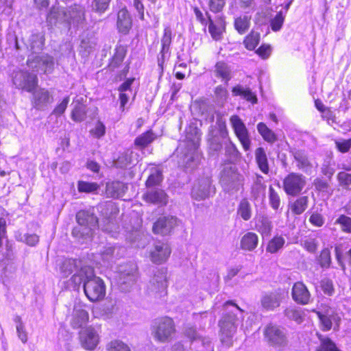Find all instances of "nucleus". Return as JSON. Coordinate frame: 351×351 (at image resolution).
<instances>
[{
	"label": "nucleus",
	"mask_w": 351,
	"mask_h": 351,
	"mask_svg": "<svg viewBox=\"0 0 351 351\" xmlns=\"http://www.w3.org/2000/svg\"><path fill=\"white\" fill-rule=\"evenodd\" d=\"M84 21V8L79 5L71 6L66 12L64 10L53 8L47 16V21L56 25L58 23L66 22L77 26Z\"/></svg>",
	"instance_id": "1"
},
{
	"label": "nucleus",
	"mask_w": 351,
	"mask_h": 351,
	"mask_svg": "<svg viewBox=\"0 0 351 351\" xmlns=\"http://www.w3.org/2000/svg\"><path fill=\"white\" fill-rule=\"evenodd\" d=\"M200 136V132L197 127L191 125L186 129L188 145L187 150L184 153L183 162L186 168H194L199 161L200 154L197 149Z\"/></svg>",
	"instance_id": "2"
},
{
	"label": "nucleus",
	"mask_w": 351,
	"mask_h": 351,
	"mask_svg": "<svg viewBox=\"0 0 351 351\" xmlns=\"http://www.w3.org/2000/svg\"><path fill=\"white\" fill-rule=\"evenodd\" d=\"M231 308V313L227 317H224L223 319L219 322V326L221 328V341L226 346H230L232 343V337L236 331L237 323L235 320L234 311L242 313V310L235 304L230 301H227L223 304L225 311H228Z\"/></svg>",
	"instance_id": "3"
},
{
	"label": "nucleus",
	"mask_w": 351,
	"mask_h": 351,
	"mask_svg": "<svg viewBox=\"0 0 351 351\" xmlns=\"http://www.w3.org/2000/svg\"><path fill=\"white\" fill-rule=\"evenodd\" d=\"M244 176L234 165H227L221 172L220 183L223 190L229 193L238 192L244 184Z\"/></svg>",
	"instance_id": "4"
},
{
	"label": "nucleus",
	"mask_w": 351,
	"mask_h": 351,
	"mask_svg": "<svg viewBox=\"0 0 351 351\" xmlns=\"http://www.w3.org/2000/svg\"><path fill=\"white\" fill-rule=\"evenodd\" d=\"M85 274L84 291L86 297L92 302L102 300L106 295V285L103 280L95 276L92 269H88V273Z\"/></svg>",
	"instance_id": "5"
},
{
	"label": "nucleus",
	"mask_w": 351,
	"mask_h": 351,
	"mask_svg": "<svg viewBox=\"0 0 351 351\" xmlns=\"http://www.w3.org/2000/svg\"><path fill=\"white\" fill-rule=\"evenodd\" d=\"M76 219L80 226L73 230L72 234L77 238H89L92 234L91 231L98 224L97 217L86 211L81 210L77 213Z\"/></svg>",
	"instance_id": "6"
},
{
	"label": "nucleus",
	"mask_w": 351,
	"mask_h": 351,
	"mask_svg": "<svg viewBox=\"0 0 351 351\" xmlns=\"http://www.w3.org/2000/svg\"><path fill=\"white\" fill-rule=\"evenodd\" d=\"M175 332V326L172 319L165 317L156 319L152 326V334L158 341H168Z\"/></svg>",
	"instance_id": "7"
},
{
	"label": "nucleus",
	"mask_w": 351,
	"mask_h": 351,
	"mask_svg": "<svg viewBox=\"0 0 351 351\" xmlns=\"http://www.w3.org/2000/svg\"><path fill=\"white\" fill-rule=\"evenodd\" d=\"M306 184L305 176L299 173L291 172L287 174L283 181V189L288 195H299Z\"/></svg>",
	"instance_id": "8"
},
{
	"label": "nucleus",
	"mask_w": 351,
	"mask_h": 351,
	"mask_svg": "<svg viewBox=\"0 0 351 351\" xmlns=\"http://www.w3.org/2000/svg\"><path fill=\"white\" fill-rule=\"evenodd\" d=\"M12 82L18 89L32 93L38 84V78L35 74L19 71L14 73Z\"/></svg>",
	"instance_id": "9"
},
{
	"label": "nucleus",
	"mask_w": 351,
	"mask_h": 351,
	"mask_svg": "<svg viewBox=\"0 0 351 351\" xmlns=\"http://www.w3.org/2000/svg\"><path fill=\"white\" fill-rule=\"evenodd\" d=\"M230 123L244 150L248 151L250 148L251 140L248 130L242 119L234 114L230 117Z\"/></svg>",
	"instance_id": "10"
},
{
	"label": "nucleus",
	"mask_w": 351,
	"mask_h": 351,
	"mask_svg": "<svg viewBox=\"0 0 351 351\" xmlns=\"http://www.w3.org/2000/svg\"><path fill=\"white\" fill-rule=\"evenodd\" d=\"M266 341L272 346L283 348L287 344V339L282 329L274 325L267 326L264 330Z\"/></svg>",
	"instance_id": "11"
},
{
	"label": "nucleus",
	"mask_w": 351,
	"mask_h": 351,
	"mask_svg": "<svg viewBox=\"0 0 351 351\" xmlns=\"http://www.w3.org/2000/svg\"><path fill=\"white\" fill-rule=\"evenodd\" d=\"M79 339L83 348L93 350L99 343V331L93 326L85 328L80 332Z\"/></svg>",
	"instance_id": "12"
},
{
	"label": "nucleus",
	"mask_w": 351,
	"mask_h": 351,
	"mask_svg": "<svg viewBox=\"0 0 351 351\" xmlns=\"http://www.w3.org/2000/svg\"><path fill=\"white\" fill-rule=\"evenodd\" d=\"M136 266L132 263L119 267L118 271V280L122 291H128L129 287L134 283L136 279Z\"/></svg>",
	"instance_id": "13"
},
{
	"label": "nucleus",
	"mask_w": 351,
	"mask_h": 351,
	"mask_svg": "<svg viewBox=\"0 0 351 351\" xmlns=\"http://www.w3.org/2000/svg\"><path fill=\"white\" fill-rule=\"evenodd\" d=\"M167 271L161 269L155 274L149 282V291L156 297L161 298L167 294Z\"/></svg>",
	"instance_id": "14"
},
{
	"label": "nucleus",
	"mask_w": 351,
	"mask_h": 351,
	"mask_svg": "<svg viewBox=\"0 0 351 351\" xmlns=\"http://www.w3.org/2000/svg\"><path fill=\"white\" fill-rule=\"evenodd\" d=\"M215 193V188L212 185V181L210 178L200 180L198 183L195 184L192 189V198L197 201H201L208 198Z\"/></svg>",
	"instance_id": "15"
},
{
	"label": "nucleus",
	"mask_w": 351,
	"mask_h": 351,
	"mask_svg": "<svg viewBox=\"0 0 351 351\" xmlns=\"http://www.w3.org/2000/svg\"><path fill=\"white\" fill-rule=\"evenodd\" d=\"M27 65L36 72L51 73L53 70L54 62L52 57L48 55H42L36 57H29Z\"/></svg>",
	"instance_id": "16"
},
{
	"label": "nucleus",
	"mask_w": 351,
	"mask_h": 351,
	"mask_svg": "<svg viewBox=\"0 0 351 351\" xmlns=\"http://www.w3.org/2000/svg\"><path fill=\"white\" fill-rule=\"evenodd\" d=\"M317 314L324 330L328 331L331 328H333L335 330L339 329L341 319V313L332 308H329L324 314L320 312H317Z\"/></svg>",
	"instance_id": "17"
},
{
	"label": "nucleus",
	"mask_w": 351,
	"mask_h": 351,
	"mask_svg": "<svg viewBox=\"0 0 351 351\" xmlns=\"http://www.w3.org/2000/svg\"><path fill=\"white\" fill-rule=\"evenodd\" d=\"M171 252V248L167 243L157 241L150 250L149 258L152 263L160 265L167 261Z\"/></svg>",
	"instance_id": "18"
},
{
	"label": "nucleus",
	"mask_w": 351,
	"mask_h": 351,
	"mask_svg": "<svg viewBox=\"0 0 351 351\" xmlns=\"http://www.w3.org/2000/svg\"><path fill=\"white\" fill-rule=\"evenodd\" d=\"M293 157L298 169L306 174H311L317 166V163L310 158L304 151L294 152Z\"/></svg>",
	"instance_id": "19"
},
{
	"label": "nucleus",
	"mask_w": 351,
	"mask_h": 351,
	"mask_svg": "<svg viewBox=\"0 0 351 351\" xmlns=\"http://www.w3.org/2000/svg\"><path fill=\"white\" fill-rule=\"evenodd\" d=\"M178 225L176 217L173 216L162 217L159 218L153 226V231L155 234L166 235Z\"/></svg>",
	"instance_id": "20"
},
{
	"label": "nucleus",
	"mask_w": 351,
	"mask_h": 351,
	"mask_svg": "<svg viewBox=\"0 0 351 351\" xmlns=\"http://www.w3.org/2000/svg\"><path fill=\"white\" fill-rule=\"evenodd\" d=\"M284 294L280 291L268 292L263 294L261 299L262 307L267 311H274L280 306Z\"/></svg>",
	"instance_id": "21"
},
{
	"label": "nucleus",
	"mask_w": 351,
	"mask_h": 351,
	"mask_svg": "<svg viewBox=\"0 0 351 351\" xmlns=\"http://www.w3.org/2000/svg\"><path fill=\"white\" fill-rule=\"evenodd\" d=\"M226 29V22L222 16H217L212 19L208 16V32L215 40H219L222 38Z\"/></svg>",
	"instance_id": "22"
},
{
	"label": "nucleus",
	"mask_w": 351,
	"mask_h": 351,
	"mask_svg": "<svg viewBox=\"0 0 351 351\" xmlns=\"http://www.w3.org/2000/svg\"><path fill=\"white\" fill-rule=\"evenodd\" d=\"M291 294L293 300L300 304H308L311 298L307 287L301 282H297L293 285Z\"/></svg>",
	"instance_id": "23"
},
{
	"label": "nucleus",
	"mask_w": 351,
	"mask_h": 351,
	"mask_svg": "<svg viewBox=\"0 0 351 351\" xmlns=\"http://www.w3.org/2000/svg\"><path fill=\"white\" fill-rule=\"evenodd\" d=\"M132 25L131 16L125 7L120 9L117 13V27L119 32L127 34Z\"/></svg>",
	"instance_id": "24"
},
{
	"label": "nucleus",
	"mask_w": 351,
	"mask_h": 351,
	"mask_svg": "<svg viewBox=\"0 0 351 351\" xmlns=\"http://www.w3.org/2000/svg\"><path fill=\"white\" fill-rule=\"evenodd\" d=\"M172 40V31L170 27H166L164 29V34L161 40L162 49L160 52V57L158 59V66L162 70L165 62V56L169 53V47Z\"/></svg>",
	"instance_id": "25"
},
{
	"label": "nucleus",
	"mask_w": 351,
	"mask_h": 351,
	"mask_svg": "<svg viewBox=\"0 0 351 351\" xmlns=\"http://www.w3.org/2000/svg\"><path fill=\"white\" fill-rule=\"evenodd\" d=\"M33 93L32 104L34 108L42 109L53 100L49 92L45 88H40Z\"/></svg>",
	"instance_id": "26"
},
{
	"label": "nucleus",
	"mask_w": 351,
	"mask_h": 351,
	"mask_svg": "<svg viewBox=\"0 0 351 351\" xmlns=\"http://www.w3.org/2000/svg\"><path fill=\"white\" fill-rule=\"evenodd\" d=\"M143 199L148 203L165 205L167 202V195L163 190L158 189H149L144 195Z\"/></svg>",
	"instance_id": "27"
},
{
	"label": "nucleus",
	"mask_w": 351,
	"mask_h": 351,
	"mask_svg": "<svg viewBox=\"0 0 351 351\" xmlns=\"http://www.w3.org/2000/svg\"><path fill=\"white\" fill-rule=\"evenodd\" d=\"M255 229L263 238L268 237L273 230L272 221L267 216H259L255 221Z\"/></svg>",
	"instance_id": "28"
},
{
	"label": "nucleus",
	"mask_w": 351,
	"mask_h": 351,
	"mask_svg": "<svg viewBox=\"0 0 351 351\" xmlns=\"http://www.w3.org/2000/svg\"><path fill=\"white\" fill-rule=\"evenodd\" d=\"M139 154L136 151H130L119 157L116 165L120 168H128L138 162Z\"/></svg>",
	"instance_id": "29"
},
{
	"label": "nucleus",
	"mask_w": 351,
	"mask_h": 351,
	"mask_svg": "<svg viewBox=\"0 0 351 351\" xmlns=\"http://www.w3.org/2000/svg\"><path fill=\"white\" fill-rule=\"evenodd\" d=\"M88 318V313L85 309L75 306L73 312L71 323L73 328H78L86 325Z\"/></svg>",
	"instance_id": "30"
},
{
	"label": "nucleus",
	"mask_w": 351,
	"mask_h": 351,
	"mask_svg": "<svg viewBox=\"0 0 351 351\" xmlns=\"http://www.w3.org/2000/svg\"><path fill=\"white\" fill-rule=\"evenodd\" d=\"M124 249L117 246H108L101 252V256L104 264H110L121 256Z\"/></svg>",
	"instance_id": "31"
},
{
	"label": "nucleus",
	"mask_w": 351,
	"mask_h": 351,
	"mask_svg": "<svg viewBox=\"0 0 351 351\" xmlns=\"http://www.w3.org/2000/svg\"><path fill=\"white\" fill-rule=\"evenodd\" d=\"M285 243V238L281 234H276L267 242L266 252L269 254H276L284 248Z\"/></svg>",
	"instance_id": "32"
},
{
	"label": "nucleus",
	"mask_w": 351,
	"mask_h": 351,
	"mask_svg": "<svg viewBox=\"0 0 351 351\" xmlns=\"http://www.w3.org/2000/svg\"><path fill=\"white\" fill-rule=\"evenodd\" d=\"M258 243V235L254 232H248L241 237L240 246L243 250L252 252L257 247Z\"/></svg>",
	"instance_id": "33"
},
{
	"label": "nucleus",
	"mask_w": 351,
	"mask_h": 351,
	"mask_svg": "<svg viewBox=\"0 0 351 351\" xmlns=\"http://www.w3.org/2000/svg\"><path fill=\"white\" fill-rule=\"evenodd\" d=\"M127 189L126 184L119 181L109 182L106 184V193L114 198L123 197Z\"/></svg>",
	"instance_id": "34"
},
{
	"label": "nucleus",
	"mask_w": 351,
	"mask_h": 351,
	"mask_svg": "<svg viewBox=\"0 0 351 351\" xmlns=\"http://www.w3.org/2000/svg\"><path fill=\"white\" fill-rule=\"evenodd\" d=\"M232 93L233 96H240L253 104L257 102L256 95L252 92L249 88L244 87L241 85H237L233 87Z\"/></svg>",
	"instance_id": "35"
},
{
	"label": "nucleus",
	"mask_w": 351,
	"mask_h": 351,
	"mask_svg": "<svg viewBox=\"0 0 351 351\" xmlns=\"http://www.w3.org/2000/svg\"><path fill=\"white\" fill-rule=\"evenodd\" d=\"M255 159L260 170L265 174L269 173V165L266 152L263 147H258L255 151Z\"/></svg>",
	"instance_id": "36"
},
{
	"label": "nucleus",
	"mask_w": 351,
	"mask_h": 351,
	"mask_svg": "<svg viewBox=\"0 0 351 351\" xmlns=\"http://www.w3.org/2000/svg\"><path fill=\"white\" fill-rule=\"evenodd\" d=\"M125 53L126 50L124 47H117L111 62L109 64V68L114 71L122 66V62L125 56Z\"/></svg>",
	"instance_id": "37"
},
{
	"label": "nucleus",
	"mask_w": 351,
	"mask_h": 351,
	"mask_svg": "<svg viewBox=\"0 0 351 351\" xmlns=\"http://www.w3.org/2000/svg\"><path fill=\"white\" fill-rule=\"evenodd\" d=\"M14 238L17 241L24 243L29 246H35L39 241L37 234L23 233L20 231L15 232Z\"/></svg>",
	"instance_id": "38"
},
{
	"label": "nucleus",
	"mask_w": 351,
	"mask_h": 351,
	"mask_svg": "<svg viewBox=\"0 0 351 351\" xmlns=\"http://www.w3.org/2000/svg\"><path fill=\"white\" fill-rule=\"evenodd\" d=\"M215 73L217 77H221L222 81L225 82L226 84L232 77L230 66L223 62H219L216 64Z\"/></svg>",
	"instance_id": "39"
},
{
	"label": "nucleus",
	"mask_w": 351,
	"mask_h": 351,
	"mask_svg": "<svg viewBox=\"0 0 351 351\" xmlns=\"http://www.w3.org/2000/svg\"><path fill=\"white\" fill-rule=\"evenodd\" d=\"M237 214L245 221H248L252 217V206L246 198L242 199L239 202Z\"/></svg>",
	"instance_id": "40"
},
{
	"label": "nucleus",
	"mask_w": 351,
	"mask_h": 351,
	"mask_svg": "<svg viewBox=\"0 0 351 351\" xmlns=\"http://www.w3.org/2000/svg\"><path fill=\"white\" fill-rule=\"evenodd\" d=\"M251 17L247 14L241 15L234 19V28L240 34H245L250 26Z\"/></svg>",
	"instance_id": "41"
},
{
	"label": "nucleus",
	"mask_w": 351,
	"mask_h": 351,
	"mask_svg": "<svg viewBox=\"0 0 351 351\" xmlns=\"http://www.w3.org/2000/svg\"><path fill=\"white\" fill-rule=\"evenodd\" d=\"M308 198L307 196H302L293 203L290 204V209L295 215H301L308 206Z\"/></svg>",
	"instance_id": "42"
},
{
	"label": "nucleus",
	"mask_w": 351,
	"mask_h": 351,
	"mask_svg": "<svg viewBox=\"0 0 351 351\" xmlns=\"http://www.w3.org/2000/svg\"><path fill=\"white\" fill-rule=\"evenodd\" d=\"M285 316L289 319L294 320L300 324L303 321L304 312L300 308L295 306H289L285 310Z\"/></svg>",
	"instance_id": "43"
},
{
	"label": "nucleus",
	"mask_w": 351,
	"mask_h": 351,
	"mask_svg": "<svg viewBox=\"0 0 351 351\" xmlns=\"http://www.w3.org/2000/svg\"><path fill=\"white\" fill-rule=\"evenodd\" d=\"M257 130L263 139L268 143H274L276 140V136L274 132L264 123H259L257 125Z\"/></svg>",
	"instance_id": "44"
},
{
	"label": "nucleus",
	"mask_w": 351,
	"mask_h": 351,
	"mask_svg": "<svg viewBox=\"0 0 351 351\" xmlns=\"http://www.w3.org/2000/svg\"><path fill=\"white\" fill-rule=\"evenodd\" d=\"M76 268V261L65 259L60 267L61 278H67Z\"/></svg>",
	"instance_id": "45"
},
{
	"label": "nucleus",
	"mask_w": 351,
	"mask_h": 351,
	"mask_svg": "<svg viewBox=\"0 0 351 351\" xmlns=\"http://www.w3.org/2000/svg\"><path fill=\"white\" fill-rule=\"evenodd\" d=\"M162 180V172L158 168H152L151 173L146 181L147 187L158 185Z\"/></svg>",
	"instance_id": "46"
},
{
	"label": "nucleus",
	"mask_w": 351,
	"mask_h": 351,
	"mask_svg": "<svg viewBox=\"0 0 351 351\" xmlns=\"http://www.w3.org/2000/svg\"><path fill=\"white\" fill-rule=\"evenodd\" d=\"M215 99L219 106H223L227 101L228 93L226 87L219 85L215 88Z\"/></svg>",
	"instance_id": "47"
},
{
	"label": "nucleus",
	"mask_w": 351,
	"mask_h": 351,
	"mask_svg": "<svg viewBox=\"0 0 351 351\" xmlns=\"http://www.w3.org/2000/svg\"><path fill=\"white\" fill-rule=\"evenodd\" d=\"M156 137V135L152 131H147L135 139V145L141 147H145L151 143Z\"/></svg>",
	"instance_id": "48"
},
{
	"label": "nucleus",
	"mask_w": 351,
	"mask_h": 351,
	"mask_svg": "<svg viewBox=\"0 0 351 351\" xmlns=\"http://www.w3.org/2000/svg\"><path fill=\"white\" fill-rule=\"evenodd\" d=\"M320 340V346L317 349V351H341L336 346V344L328 337H319Z\"/></svg>",
	"instance_id": "49"
},
{
	"label": "nucleus",
	"mask_w": 351,
	"mask_h": 351,
	"mask_svg": "<svg viewBox=\"0 0 351 351\" xmlns=\"http://www.w3.org/2000/svg\"><path fill=\"white\" fill-rule=\"evenodd\" d=\"M285 16L286 12L280 10L276 16L271 19L270 26L274 32H278L281 29L284 23Z\"/></svg>",
	"instance_id": "50"
},
{
	"label": "nucleus",
	"mask_w": 351,
	"mask_h": 351,
	"mask_svg": "<svg viewBox=\"0 0 351 351\" xmlns=\"http://www.w3.org/2000/svg\"><path fill=\"white\" fill-rule=\"evenodd\" d=\"M260 41V35L257 32H252L248 34L245 40L244 45L248 50H253L256 48Z\"/></svg>",
	"instance_id": "51"
},
{
	"label": "nucleus",
	"mask_w": 351,
	"mask_h": 351,
	"mask_svg": "<svg viewBox=\"0 0 351 351\" xmlns=\"http://www.w3.org/2000/svg\"><path fill=\"white\" fill-rule=\"evenodd\" d=\"M18 268L17 257L14 253L8 254L5 257V270L8 272H15Z\"/></svg>",
	"instance_id": "52"
},
{
	"label": "nucleus",
	"mask_w": 351,
	"mask_h": 351,
	"mask_svg": "<svg viewBox=\"0 0 351 351\" xmlns=\"http://www.w3.org/2000/svg\"><path fill=\"white\" fill-rule=\"evenodd\" d=\"M317 262L323 269L328 268L331 263L330 252L328 248H324L322 250L317 258Z\"/></svg>",
	"instance_id": "53"
},
{
	"label": "nucleus",
	"mask_w": 351,
	"mask_h": 351,
	"mask_svg": "<svg viewBox=\"0 0 351 351\" xmlns=\"http://www.w3.org/2000/svg\"><path fill=\"white\" fill-rule=\"evenodd\" d=\"M14 322L16 323V332L19 338L23 343H26L28 339L27 333L25 330V326L21 320V318L19 316H16L14 318Z\"/></svg>",
	"instance_id": "54"
},
{
	"label": "nucleus",
	"mask_w": 351,
	"mask_h": 351,
	"mask_svg": "<svg viewBox=\"0 0 351 351\" xmlns=\"http://www.w3.org/2000/svg\"><path fill=\"white\" fill-rule=\"evenodd\" d=\"M335 223L339 224L343 232L351 233V217L345 215H341L336 219Z\"/></svg>",
	"instance_id": "55"
},
{
	"label": "nucleus",
	"mask_w": 351,
	"mask_h": 351,
	"mask_svg": "<svg viewBox=\"0 0 351 351\" xmlns=\"http://www.w3.org/2000/svg\"><path fill=\"white\" fill-rule=\"evenodd\" d=\"M71 117L73 120L76 122L82 121L86 117L85 106L80 104L75 105L72 111Z\"/></svg>",
	"instance_id": "56"
},
{
	"label": "nucleus",
	"mask_w": 351,
	"mask_h": 351,
	"mask_svg": "<svg viewBox=\"0 0 351 351\" xmlns=\"http://www.w3.org/2000/svg\"><path fill=\"white\" fill-rule=\"evenodd\" d=\"M339 185L344 189L351 190V174L344 171L339 172L337 175Z\"/></svg>",
	"instance_id": "57"
},
{
	"label": "nucleus",
	"mask_w": 351,
	"mask_h": 351,
	"mask_svg": "<svg viewBox=\"0 0 351 351\" xmlns=\"http://www.w3.org/2000/svg\"><path fill=\"white\" fill-rule=\"evenodd\" d=\"M90 134L96 138H100L106 134V126L101 121H97L90 130Z\"/></svg>",
	"instance_id": "58"
},
{
	"label": "nucleus",
	"mask_w": 351,
	"mask_h": 351,
	"mask_svg": "<svg viewBox=\"0 0 351 351\" xmlns=\"http://www.w3.org/2000/svg\"><path fill=\"white\" fill-rule=\"evenodd\" d=\"M269 200L271 208L277 210L280 204V198L278 193L274 190L272 186L269 188Z\"/></svg>",
	"instance_id": "59"
},
{
	"label": "nucleus",
	"mask_w": 351,
	"mask_h": 351,
	"mask_svg": "<svg viewBox=\"0 0 351 351\" xmlns=\"http://www.w3.org/2000/svg\"><path fill=\"white\" fill-rule=\"evenodd\" d=\"M77 187L80 192L91 193L97 191L99 185L95 182L80 181Z\"/></svg>",
	"instance_id": "60"
},
{
	"label": "nucleus",
	"mask_w": 351,
	"mask_h": 351,
	"mask_svg": "<svg viewBox=\"0 0 351 351\" xmlns=\"http://www.w3.org/2000/svg\"><path fill=\"white\" fill-rule=\"evenodd\" d=\"M111 0H93L92 2V8L97 12L104 13L108 8Z\"/></svg>",
	"instance_id": "61"
},
{
	"label": "nucleus",
	"mask_w": 351,
	"mask_h": 351,
	"mask_svg": "<svg viewBox=\"0 0 351 351\" xmlns=\"http://www.w3.org/2000/svg\"><path fill=\"white\" fill-rule=\"evenodd\" d=\"M108 351H131L130 347L125 343L114 340L108 346Z\"/></svg>",
	"instance_id": "62"
},
{
	"label": "nucleus",
	"mask_w": 351,
	"mask_h": 351,
	"mask_svg": "<svg viewBox=\"0 0 351 351\" xmlns=\"http://www.w3.org/2000/svg\"><path fill=\"white\" fill-rule=\"evenodd\" d=\"M336 148L341 153L348 152L351 147V138H339L335 140Z\"/></svg>",
	"instance_id": "63"
},
{
	"label": "nucleus",
	"mask_w": 351,
	"mask_h": 351,
	"mask_svg": "<svg viewBox=\"0 0 351 351\" xmlns=\"http://www.w3.org/2000/svg\"><path fill=\"white\" fill-rule=\"evenodd\" d=\"M302 245L308 252L313 253L317 249L318 242L315 238L307 237L302 241Z\"/></svg>",
	"instance_id": "64"
}]
</instances>
